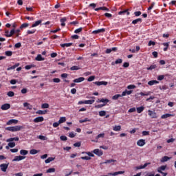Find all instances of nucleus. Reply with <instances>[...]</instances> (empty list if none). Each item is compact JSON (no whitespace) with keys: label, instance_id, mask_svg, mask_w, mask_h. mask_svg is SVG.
Wrapping results in <instances>:
<instances>
[{"label":"nucleus","instance_id":"1","mask_svg":"<svg viewBox=\"0 0 176 176\" xmlns=\"http://www.w3.org/2000/svg\"><path fill=\"white\" fill-rule=\"evenodd\" d=\"M24 129L23 126H8L6 128L7 131H12V133H14L15 131H20V130Z\"/></svg>","mask_w":176,"mask_h":176},{"label":"nucleus","instance_id":"2","mask_svg":"<svg viewBox=\"0 0 176 176\" xmlns=\"http://www.w3.org/2000/svg\"><path fill=\"white\" fill-rule=\"evenodd\" d=\"M148 116L151 117V119H156L157 118V115L156 114V112L152 111V110H148Z\"/></svg>","mask_w":176,"mask_h":176},{"label":"nucleus","instance_id":"3","mask_svg":"<svg viewBox=\"0 0 176 176\" xmlns=\"http://www.w3.org/2000/svg\"><path fill=\"white\" fill-rule=\"evenodd\" d=\"M8 167H9V164H1L0 165V168L1 171L3 173H6V170H8Z\"/></svg>","mask_w":176,"mask_h":176},{"label":"nucleus","instance_id":"4","mask_svg":"<svg viewBox=\"0 0 176 176\" xmlns=\"http://www.w3.org/2000/svg\"><path fill=\"white\" fill-rule=\"evenodd\" d=\"M94 85H96V86H102V85L104 86H107V85H108V82L107 81H96L94 82Z\"/></svg>","mask_w":176,"mask_h":176},{"label":"nucleus","instance_id":"5","mask_svg":"<svg viewBox=\"0 0 176 176\" xmlns=\"http://www.w3.org/2000/svg\"><path fill=\"white\" fill-rule=\"evenodd\" d=\"M25 159V156H15L14 158L12 160V162H20L21 160H24Z\"/></svg>","mask_w":176,"mask_h":176},{"label":"nucleus","instance_id":"6","mask_svg":"<svg viewBox=\"0 0 176 176\" xmlns=\"http://www.w3.org/2000/svg\"><path fill=\"white\" fill-rule=\"evenodd\" d=\"M1 109H2V111H8V109H10V104L6 103L4 104H2L1 107Z\"/></svg>","mask_w":176,"mask_h":176},{"label":"nucleus","instance_id":"7","mask_svg":"<svg viewBox=\"0 0 176 176\" xmlns=\"http://www.w3.org/2000/svg\"><path fill=\"white\" fill-rule=\"evenodd\" d=\"M19 123V120H14V119H11L10 120H8L6 122L7 126H10V124H17Z\"/></svg>","mask_w":176,"mask_h":176},{"label":"nucleus","instance_id":"8","mask_svg":"<svg viewBox=\"0 0 176 176\" xmlns=\"http://www.w3.org/2000/svg\"><path fill=\"white\" fill-rule=\"evenodd\" d=\"M93 152L97 156H102V155H103L102 151H101L98 148H96V149L94 150Z\"/></svg>","mask_w":176,"mask_h":176},{"label":"nucleus","instance_id":"9","mask_svg":"<svg viewBox=\"0 0 176 176\" xmlns=\"http://www.w3.org/2000/svg\"><path fill=\"white\" fill-rule=\"evenodd\" d=\"M167 168V165L165 166H161L157 168V173H160V174H163V171Z\"/></svg>","mask_w":176,"mask_h":176},{"label":"nucleus","instance_id":"10","mask_svg":"<svg viewBox=\"0 0 176 176\" xmlns=\"http://www.w3.org/2000/svg\"><path fill=\"white\" fill-rule=\"evenodd\" d=\"M149 164H151V162L145 163L143 166L141 165L139 166H136V170H142V168H146V167H148Z\"/></svg>","mask_w":176,"mask_h":176},{"label":"nucleus","instance_id":"11","mask_svg":"<svg viewBox=\"0 0 176 176\" xmlns=\"http://www.w3.org/2000/svg\"><path fill=\"white\" fill-rule=\"evenodd\" d=\"M43 120H45V118H43V117H37L34 119L33 122L34 123H39L41 122H43Z\"/></svg>","mask_w":176,"mask_h":176},{"label":"nucleus","instance_id":"12","mask_svg":"<svg viewBox=\"0 0 176 176\" xmlns=\"http://www.w3.org/2000/svg\"><path fill=\"white\" fill-rule=\"evenodd\" d=\"M137 145L138 146H144L145 145V140L140 139L137 142Z\"/></svg>","mask_w":176,"mask_h":176},{"label":"nucleus","instance_id":"13","mask_svg":"<svg viewBox=\"0 0 176 176\" xmlns=\"http://www.w3.org/2000/svg\"><path fill=\"white\" fill-rule=\"evenodd\" d=\"M126 14V16H130V12H129V9H126L125 10H123V11H120L118 12V14L120 16L122 14Z\"/></svg>","mask_w":176,"mask_h":176},{"label":"nucleus","instance_id":"14","mask_svg":"<svg viewBox=\"0 0 176 176\" xmlns=\"http://www.w3.org/2000/svg\"><path fill=\"white\" fill-rule=\"evenodd\" d=\"M98 10H104L106 12H109V8L107 7H99L98 8H95L96 12H98Z\"/></svg>","mask_w":176,"mask_h":176},{"label":"nucleus","instance_id":"15","mask_svg":"<svg viewBox=\"0 0 176 176\" xmlns=\"http://www.w3.org/2000/svg\"><path fill=\"white\" fill-rule=\"evenodd\" d=\"M85 80L84 77H79L78 78H76L73 80L74 83H80V82H83Z\"/></svg>","mask_w":176,"mask_h":176},{"label":"nucleus","instance_id":"16","mask_svg":"<svg viewBox=\"0 0 176 176\" xmlns=\"http://www.w3.org/2000/svg\"><path fill=\"white\" fill-rule=\"evenodd\" d=\"M101 32H105V29L104 28H102V29H98L97 30H94L92 32V34H100Z\"/></svg>","mask_w":176,"mask_h":176},{"label":"nucleus","instance_id":"17","mask_svg":"<svg viewBox=\"0 0 176 176\" xmlns=\"http://www.w3.org/2000/svg\"><path fill=\"white\" fill-rule=\"evenodd\" d=\"M116 162V160H107L104 162H102V164H108L109 163L113 164Z\"/></svg>","mask_w":176,"mask_h":176},{"label":"nucleus","instance_id":"18","mask_svg":"<svg viewBox=\"0 0 176 176\" xmlns=\"http://www.w3.org/2000/svg\"><path fill=\"white\" fill-rule=\"evenodd\" d=\"M119 174H124V171H118V172H115L113 173H108V175L116 176V175H119Z\"/></svg>","mask_w":176,"mask_h":176},{"label":"nucleus","instance_id":"19","mask_svg":"<svg viewBox=\"0 0 176 176\" xmlns=\"http://www.w3.org/2000/svg\"><path fill=\"white\" fill-rule=\"evenodd\" d=\"M157 83H159V81L156 80H153L148 82V85L149 86H153V85H157Z\"/></svg>","mask_w":176,"mask_h":176},{"label":"nucleus","instance_id":"20","mask_svg":"<svg viewBox=\"0 0 176 176\" xmlns=\"http://www.w3.org/2000/svg\"><path fill=\"white\" fill-rule=\"evenodd\" d=\"M14 34H16V30L14 29L11 30L9 34H5V36L7 38H10V36L14 35Z\"/></svg>","mask_w":176,"mask_h":176},{"label":"nucleus","instance_id":"21","mask_svg":"<svg viewBox=\"0 0 176 176\" xmlns=\"http://www.w3.org/2000/svg\"><path fill=\"white\" fill-rule=\"evenodd\" d=\"M157 68V65L153 64L150 67H147L146 69L147 71H152L153 69H156Z\"/></svg>","mask_w":176,"mask_h":176},{"label":"nucleus","instance_id":"22","mask_svg":"<svg viewBox=\"0 0 176 176\" xmlns=\"http://www.w3.org/2000/svg\"><path fill=\"white\" fill-rule=\"evenodd\" d=\"M98 102H103V104H105V105H107V104H108V102H109V100L104 99V98H102L100 100L98 99Z\"/></svg>","mask_w":176,"mask_h":176},{"label":"nucleus","instance_id":"23","mask_svg":"<svg viewBox=\"0 0 176 176\" xmlns=\"http://www.w3.org/2000/svg\"><path fill=\"white\" fill-rule=\"evenodd\" d=\"M41 23H42V20H38L32 25V28L38 27V25H39Z\"/></svg>","mask_w":176,"mask_h":176},{"label":"nucleus","instance_id":"24","mask_svg":"<svg viewBox=\"0 0 176 176\" xmlns=\"http://www.w3.org/2000/svg\"><path fill=\"white\" fill-rule=\"evenodd\" d=\"M36 61H44L45 58L42 57V55L38 54L35 58Z\"/></svg>","mask_w":176,"mask_h":176},{"label":"nucleus","instance_id":"25","mask_svg":"<svg viewBox=\"0 0 176 176\" xmlns=\"http://www.w3.org/2000/svg\"><path fill=\"white\" fill-rule=\"evenodd\" d=\"M23 107H25V108H27V109H30V110H31V109H32V105H31L30 103H28V102H25V103H23Z\"/></svg>","mask_w":176,"mask_h":176},{"label":"nucleus","instance_id":"26","mask_svg":"<svg viewBox=\"0 0 176 176\" xmlns=\"http://www.w3.org/2000/svg\"><path fill=\"white\" fill-rule=\"evenodd\" d=\"M38 115H46L47 113V110H38L36 112Z\"/></svg>","mask_w":176,"mask_h":176},{"label":"nucleus","instance_id":"27","mask_svg":"<svg viewBox=\"0 0 176 176\" xmlns=\"http://www.w3.org/2000/svg\"><path fill=\"white\" fill-rule=\"evenodd\" d=\"M144 109H145V107H144V106L136 108L138 113H141L142 112H144Z\"/></svg>","mask_w":176,"mask_h":176},{"label":"nucleus","instance_id":"28","mask_svg":"<svg viewBox=\"0 0 176 176\" xmlns=\"http://www.w3.org/2000/svg\"><path fill=\"white\" fill-rule=\"evenodd\" d=\"M30 23H24L20 26V30H24V28H28Z\"/></svg>","mask_w":176,"mask_h":176},{"label":"nucleus","instance_id":"29","mask_svg":"<svg viewBox=\"0 0 176 176\" xmlns=\"http://www.w3.org/2000/svg\"><path fill=\"white\" fill-rule=\"evenodd\" d=\"M170 159H171V157H167V156H164V157L161 159V162H162V163H164V162H168V160H170Z\"/></svg>","mask_w":176,"mask_h":176},{"label":"nucleus","instance_id":"30","mask_svg":"<svg viewBox=\"0 0 176 176\" xmlns=\"http://www.w3.org/2000/svg\"><path fill=\"white\" fill-rule=\"evenodd\" d=\"M72 43H63L60 44L61 47H70V46H72Z\"/></svg>","mask_w":176,"mask_h":176},{"label":"nucleus","instance_id":"31","mask_svg":"<svg viewBox=\"0 0 176 176\" xmlns=\"http://www.w3.org/2000/svg\"><path fill=\"white\" fill-rule=\"evenodd\" d=\"M19 138H10L7 140V142H13V141H19Z\"/></svg>","mask_w":176,"mask_h":176},{"label":"nucleus","instance_id":"32","mask_svg":"<svg viewBox=\"0 0 176 176\" xmlns=\"http://www.w3.org/2000/svg\"><path fill=\"white\" fill-rule=\"evenodd\" d=\"M104 137H105V133L98 134L96 138V141H95V142H97L98 141V138H104Z\"/></svg>","mask_w":176,"mask_h":176},{"label":"nucleus","instance_id":"33","mask_svg":"<svg viewBox=\"0 0 176 176\" xmlns=\"http://www.w3.org/2000/svg\"><path fill=\"white\" fill-rule=\"evenodd\" d=\"M171 116H173V114L166 113L161 116V119H167V118H170Z\"/></svg>","mask_w":176,"mask_h":176},{"label":"nucleus","instance_id":"34","mask_svg":"<svg viewBox=\"0 0 176 176\" xmlns=\"http://www.w3.org/2000/svg\"><path fill=\"white\" fill-rule=\"evenodd\" d=\"M138 23H142V19L138 18L132 21V24H138Z\"/></svg>","mask_w":176,"mask_h":176},{"label":"nucleus","instance_id":"35","mask_svg":"<svg viewBox=\"0 0 176 176\" xmlns=\"http://www.w3.org/2000/svg\"><path fill=\"white\" fill-rule=\"evenodd\" d=\"M54 157H48L47 160H45V163H46L47 164L50 163L51 162H53V160H54Z\"/></svg>","mask_w":176,"mask_h":176},{"label":"nucleus","instance_id":"36","mask_svg":"<svg viewBox=\"0 0 176 176\" xmlns=\"http://www.w3.org/2000/svg\"><path fill=\"white\" fill-rule=\"evenodd\" d=\"M113 130L114 131H120V130H122V126L120 125H118V126H115L113 128Z\"/></svg>","mask_w":176,"mask_h":176},{"label":"nucleus","instance_id":"37","mask_svg":"<svg viewBox=\"0 0 176 176\" xmlns=\"http://www.w3.org/2000/svg\"><path fill=\"white\" fill-rule=\"evenodd\" d=\"M66 21H67V18L64 17V18L60 19V23H61L62 27H65Z\"/></svg>","mask_w":176,"mask_h":176},{"label":"nucleus","instance_id":"38","mask_svg":"<svg viewBox=\"0 0 176 176\" xmlns=\"http://www.w3.org/2000/svg\"><path fill=\"white\" fill-rule=\"evenodd\" d=\"M20 154L22 155L23 156H25L26 155H28V151H27V150H21L20 151Z\"/></svg>","mask_w":176,"mask_h":176},{"label":"nucleus","instance_id":"39","mask_svg":"<svg viewBox=\"0 0 176 176\" xmlns=\"http://www.w3.org/2000/svg\"><path fill=\"white\" fill-rule=\"evenodd\" d=\"M86 122H91L88 118H85L84 120H80L79 123H86Z\"/></svg>","mask_w":176,"mask_h":176},{"label":"nucleus","instance_id":"40","mask_svg":"<svg viewBox=\"0 0 176 176\" xmlns=\"http://www.w3.org/2000/svg\"><path fill=\"white\" fill-rule=\"evenodd\" d=\"M94 100H85V104H88L89 105H91V104H94Z\"/></svg>","mask_w":176,"mask_h":176},{"label":"nucleus","instance_id":"41","mask_svg":"<svg viewBox=\"0 0 176 176\" xmlns=\"http://www.w3.org/2000/svg\"><path fill=\"white\" fill-rule=\"evenodd\" d=\"M38 152H39V151H38L36 149H32L30 151V155H36V153H38Z\"/></svg>","mask_w":176,"mask_h":176},{"label":"nucleus","instance_id":"42","mask_svg":"<svg viewBox=\"0 0 176 176\" xmlns=\"http://www.w3.org/2000/svg\"><path fill=\"white\" fill-rule=\"evenodd\" d=\"M46 173H56V168H50L47 170Z\"/></svg>","mask_w":176,"mask_h":176},{"label":"nucleus","instance_id":"43","mask_svg":"<svg viewBox=\"0 0 176 176\" xmlns=\"http://www.w3.org/2000/svg\"><path fill=\"white\" fill-rule=\"evenodd\" d=\"M5 54H6V56H8V57H10L11 56L13 55V52H12V51H6Z\"/></svg>","mask_w":176,"mask_h":176},{"label":"nucleus","instance_id":"44","mask_svg":"<svg viewBox=\"0 0 176 176\" xmlns=\"http://www.w3.org/2000/svg\"><path fill=\"white\" fill-rule=\"evenodd\" d=\"M82 31H83V28H79L74 30V34H80Z\"/></svg>","mask_w":176,"mask_h":176},{"label":"nucleus","instance_id":"45","mask_svg":"<svg viewBox=\"0 0 176 176\" xmlns=\"http://www.w3.org/2000/svg\"><path fill=\"white\" fill-rule=\"evenodd\" d=\"M66 120H67V119L65 118V117H61L59 119L58 122L60 123V124H61V123L65 122Z\"/></svg>","mask_w":176,"mask_h":176},{"label":"nucleus","instance_id":"46","mask_svg":"<svg viewBox=\"0 0 176 176\" xmlns=\"http://www.w3.org/2000/svg\"><path fill=\"white\" fill-rule=\"evenodd\" d=\"M71 71H78L80 69V68L78 66H73L70 68Z\"/></svg>","mask_w":176,"mask_h":176},{"label":"nucleus","instance_id":"47","mask_svg":"<svg viewBox=\"0 0 176 176\" xmlns=\"http://www.w3.org/2000/svg\"><path fill=\"white\" fill-rule=\"evenodd\" d=\"M35 32H36V30H32L27 31L28 35H31L32 34H35Z\"/></svg>","mask_w":176,"mask_h":176},{"label":"nucleus","instance_id":"48","mask_svg":"<svg viewBox=\"0 0 176 176\" xmlns=\"http://www.w3.org/2000/svg\"><path fill=\"white\" fill-rule=\"evenodd\" d=\"M107 115V111H99V116H105Z\"/></svg>","mask_w":176,"mask_h":176},{"label":"nucleus","instance_id":"49","mask_svg":"<svg viewBox=\"0 0 176 176\" xmlns=\"http://www.w3.org/2000/svg\"><path fill=\"white\" fill-rule=\"evenodd\" d=\"M7 96H8V97H14V92L10 91L8 92Z\"/></svg>","mask_w":176,"mask_h":176},{"label":"nucleus","instance_id":"50","mask_svg":"<svg viewBox=\"0 0 176 176\" xmlns=\"http://www.w3.org/2000/svg\"><path fill=\"white\" fill-rule=\"evenodd\" d=\"M94 79H96V76H91L88 78L87 81L88 82H93V80H94Z\"/></svg>","mask_w":176,"mask_h":176},{"label":"nucleus","instance_id":"51","mask_svg":"<svg viewBox=\"0 0 176 176\" xmlns=\"http://www.w3.org/2000/svg\"><path fill=\"white\" fill-rule=\"evenodd\" d=\"M8 145L10 148H14L16 146V143L9 142Z\"/></svg>","mask_w":176,"mask_h":176},{"label":"nucleus","instance_id":"52","mask_svg":"<svg viewBox=\"0 0 176 176\" xmlns=\"http://www.w3.org/2000/svg\"><path fill=\"white\" fill-rule=\"evenodd\" d=\"M140 96H149L151 93L149 92H140L139 93Z\"/></svg>","mask_w":176,"mask_h":176},{"label":"nucleus","instance_id":"53","mask_svg":"<svg viewBox=\"0 0 176 176\" xmlns=\"http://www.w3.org/2000/svg\"><path fill=\"white\" fill-rule=\"evenodd\" d=\"M122 63H123V60H122L121 58H118L115 61L114 64H122Z\"/></svg>","mask_w":176,"mask_h":176},{"label":"nucleus","instance_id":"54","mask_svg":"<svg viewBox=\"0 0 176 176\" xmlns=\"http://www.w3.org/2000/svg\"><path fill=\"white\" fill-rule=\"evenodd\" d=\"M38 138H39V140H42L43 141H46V140H47V138H46V136H43V135H39Z\"/></svg>","mask_w":176,"mask_h":176},{"label":"nucleus","instance_id":"55","mask_svg":"<svg viewBox=\"0 0 176 176\" xmlns=\"http://www.w3.org/2000/svg\"><path fill=\"white\" fill-rule=\"evenodd\" d=\"M60 138L61 141H67V140H68V138L65 135H61Z\"/></svg>","mask_w":176,"mask_h":176},{"label":"nucleus","instance_id":"56","mask_svg":"<svg viewBox=\"0 0 176 176\" xmlns=\"http://www.w3.org/2000/svg\"><path fill=\"white\" fill-rule=\"evenodd\" d=\"M134 14L136 17H138L139 16H141L142 12H141V11H136L134 12Z\"/></svg>","mask_w":176,"mask_h":176},{"label":"nucleus","instance_id":"57","mask_svg":"<svg viewBox=\"0 0 176 176\" xmlns=\"http://www.w3.org/2000/svg\"><path fill=\"white\" fill-rule=\"evenodd\" d=\"M135 111H136L135 107H133V108L129 109V111H128V112H129V113H133V112H135Z\"/></svg>","mask_w":176,"mask_h":176},{"label":"nucleus","instance_id":"58","mask_svg":"<svg viewBox=\"0 0 176 176\" xmlns=\"http://www.w3.org/2000/svg\"><path fill=\"white\" fill-rule=\"evenodd\" d=\"M81 143L80 142H76L74 144V146H75L76 148H79L80 147Z\"/></svg>","mask_w":176,"mask_h":176},{"label":"nucleus","instance_id":"59","mask_svg":"<svg viewBox=\"0 0 176 176\" xmlns=\"http://www.w3.org/2000/svg\"><path fill=\"white\" fill-rule=\"evenodd\" d=\"M122 96H120V94H116V95H114L113 97H112V98L113 99V100H118V98H119V97H121Z\"/></svg>","mask_w":176,"mask_h":176},{"label":"nucleus","instance_id":"60","mask_svg":"<svg viewBox=\"0 0 176 176\" xmlns=\"http://www.w3.org/2000/svg\"><path fill=\"white\" fill-rule=\"evenodd\" d=\"M41 108H43V109L49 108V104H47V103H43V104L41 105Z\"/></svg>","mask_w":176,"mask_h":176},{"label":"nucleus","instance_id":"61","mask_svg":"<svg viewBox=\"0 0 176 176\" xmlns=\"http://www.w3.org/2000/svg\"><path fill=\"white\" fill-rule=\"evenodd\" d=\"M82 160H90V159H91V157H89V156H85V157H81Z\"/></svg>","mask_w":176,"mask_h":176},{"label":"nucleus","instance_id":"62","mask_svg":"<svg viewBox=\"0 0 176 176\" xmlns=\"http://www.w3.org/2000/svg\"><path fill=\"white\" fill-rule=\"evenodd\" d=\"M135 85H130L127 87V89H129V90H131V89H135Z\"/></svg>","mask_w":176,"mask_h":176},{"label":"nucleus","instance_id":"63","mask_svg":"<svg viewBox=\"0 0 176 176\" xmlns=\"http://www.w3.org/2000/svg\"><path fill=\"white\" fill-rule=\"evenodd\" d=\"M164 79V75H160L157 77V80H163Z\"/></svg>","mask_w":176,"mask_h":176},{"label":"nucleus","instance_id":"64","mask_svg":"<svg viewBox=\"0 0 176 176\" xmlns=\"http://www.w3.org/2000/svg\"><path fill=\"white\" fill-rule=\"evenodd\" d=\"M102 107H105V104L96 105L95 108H102Z\"/></svg>","mask_w":176,"mask_h":176}]
</instances>
